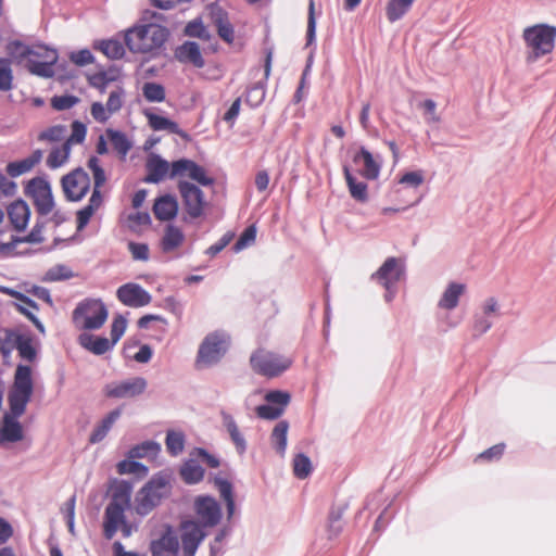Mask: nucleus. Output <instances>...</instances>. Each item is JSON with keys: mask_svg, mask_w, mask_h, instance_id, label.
<instances>
[{"mask_svg": "<svg viewBox=\"0 0 556 556\" xmlns=\"http://www.w3.org/2000/svg\"><path fill=\"white\" fill-rule=\"evenodd\" d=\"M33 391L34 384L30 367L18 365L8 396L10 414H5L3 417L0 429V442L14 443L23 440L24 431L17 418L25 413Z\"/></svg>", "mask_w": 556, "mask_h": 556, "instance_id": "obj_1", "label": "nucleus"}, {"mask_svg": "<svg viewBox=\"0 0 556 556\" xmlns=\"http://www.w3.org/2000/svg\"><path fill=\"white\" fill-rule=\"evenodd\" d=\"M522 41L526 47V61L534 63L549 54L556 47V26L536 23L522 29Z\"/></svg>", "mask_w": 556, "mask_h": 556, "instance_id": "obj_2", "label": "nucleus"}, {"mask_svg": "<svg viewBox=\"0 0 556 556\" xmlns=\"http://www.w3.org/2000/svg\"><path fill=\"white\" fill-rule=\"evenodd\" d=\"M168 30L157 24H146L129 29L125 35L128 49L135 53H148L163 46Z\"/></svg>", "mask_w": 556, "mask_h": 556, "instance_id": "obj_3", "label": "nucleus"}, {"mask_svg": "<svg viewBox=\"0 0 556 556\" xmlns=\"http://www.w3.org/2000/svg\"><path fill=\"white\" fill-rule=\"evenodd\" d=\"M14 46L21 49L17 58L20 61L26 60L25 66L29 73L43 78H50L54 75L53 66L58 61L55 50L42 45L27 47L21 42H15Z\"/></svg>", "mask_w": 556, "mask_h": 556, "instance_id": "obj_4", "label": "nucleus"}, {"mask_svg": "<svg viewBox=\"0 0 556 556\" xmlns=\"http://www.w3.org/2000/svg\"><path fill=\"white\" fill-rule=\"evenodd\" d=\"M169 491L170 475L164 471L154 475L136 495V513L141 516L150 514L161 503V500L168 495Z\"/></svg>", "mask_w": 556, "mask_h": 556, "instance_id": "obj_5", "label": "nucleus"}, {"mask_svg": "<svg viewBox=\"0 0 556 556\" xmlns=\"http://www.w3.org/2000/svg\"><path fill=\"white\" fill-rule=\"evenodd\" d=\"M230 344V337L220 330L207 333L197 353L194 367L198 370L211 367L217 364L226 354Z\"/></svg>", "mask_w": 556, "mask_h": 556, "instance_id": "obj_6", "label": "nucleus"}, {"mask_svg": "<svg viewBox=\"0 0 556 556\" xmlns=\"http://www.w3.org/2000/svg\"><path fill=\"white\" fill-rule=\"evenodd\" d=\"M88 167L93 175V189L88 204L76 213L77 230H83L103 204L101 188L106 181L105 173L100 165V161L96 156L88 160Z\"/></svg>", "mask_w": 556, "mask_h": 556, "instance_id": "obj_7", "label": "nucleus"}, {"mask_svg": "<svg viewBox=\"0 0 556 556\" xmlns=\"http://www.w3.org/2000/svg\"><path fill=\"white\" fill-rule=\"evenodd\" d=\"M131 488L128 483H122L113 494L112 502L106 506L103 522V533L111 540L119 526L125 521V508L129 505Z\"/></svg>", "mask_w": 556, "mask_h": 556, "instance_id": "obj_8", "label": "nucleus"}, {"mask_svg": "<svg viewBox=\"0 0 556 556\" xmlns=\"http://www.w3.org/2000/svg\"><path fill=\"white\" fill-rule=\"evenodd\" d=\"M292 363L291 357L264 348L255 350L250 356V365L253 371L267 378L280 376L291 367Z\"/></svg>", "mask_w": 556, "mask_h": 556, "instance_id": "obj_9", "label": "nucleus"}, {"mask_svg": "<svg viewBox=\"0 0 556 556\" xmlns=\"http://www.w3.org/2000/svg\"><path fill=\"white\" fill-rule=\"evenodd\" d=\"M108 318V309L101 300L86 299L73 312V321L80 329H99Z\"/></svg>", "mask_w": 556, "mask_h": 556, "instance_id": "obj_10", "label": "nucleus"}, {"mask_svg": "<svg viewBox=\"0 0 556 556\" xmlns=\"http://www.w3.org/2000/svg\"><path fill=\"white\" fill-rule=\"evenodd\" d=\"M26 193L33 200L40 215H48L53 210V197L50 184L42 177H35L28 181Z\"/></svg>", "mask_w": 556, "mask_h": 556, "instance_id": "obj_11", "label": "nucleus"}, {"mask_svg": "<svg viewBox=\"0 0 556 556\" xmlns=\"http://www.w3.org/2000/svg\"><path fill=\"white\" fill-rule=\"evenodd\" d=\"M61 186L68 201H80L90 189V177L83 168H76L62 177Z\"/></svg>", "mask_w": 556, "mask_h": 556, "instance_id": "obj_12", "label": "nucleus"}, {"mask_svg": "<svg viewBox=\"0 0 556 556\" xmlns=\"http://www.w3.org/2000/svg\"><path fill=\"white\" fill-rule=\"evenodd\" d=\"M184 207L191 218L202 216L206 201L203 191L195 185L180 179L177 184Z\"/></svg>", "mask_w": 556, "mask_h": 556, "instance_id": "obj_13", "label": "nucleus"}, {"mask_svg": "<svg viewBox=\"0 0 556 556\" xmlns=\"http://www.w3.org/2000/svg\"><path fill=\"white\" fill-rule=\"evenodd\" d=\"M176 177H187L204 187L213 186L215 182L202 166L188 159H180L172 163L170 178Z\"/></svg>", "mask_w": 556, "mask_h": 556, "instance_id": "obj_14", "label": "nucleus"}, {"mask_svg": "<svg viewBox=\"0 0 556 556\" xmlns=\"http://www.w3.org/2000/svg\"><path fill=\"white\" fill-rule=\"evenodd\" d=\"M405 274L404 264L397 257H388L380 268L372 274L371 278L377 280L388 291L397 283Z\"/></svg>", "mask_w": 556, "mask_h": 556, "instance_id": "obj_15", "label": "nucleus"}, {"mask_svg": "<svg viewBox=\"0 0 556 556\" xmlns=\"http://www.w3.org/2000/svg\"><path fill=\"white\" fill-rule=\"evenodd\" d=\"M180 531L182 556H194L199 545L205 539L206 533L203 531L201 525L193 520L181 522Z\"/></svg>", "mask_w": 556, "mask_h": 556, "instance_id": "obj_16", "label": "nucleus"}, {"mask_svg": "<svg viewBox=\"0 0 556 556\" xmlns=\"http://www.w3.org/2000/svg\"><path fill=\"white\" fill-rule=\"evenodd\" d=\"M194 510L201 522V527H215L222 518L220 506L211 496H200L194 502Z\"/></svg>", "mask_w": 556, "mask_h": 556, "instance_id": "obj_17", "label": "nucleus"}, {"mask_svg": "<svg viewBox=\"0 0 556 556\" xmlns=\"http://www.w3.org/2000/svg\"><path fill=\"white\" fill-rule=\"evenodd\" d=\"M116 296L124 305L129 307H142L150 304L152 296L141 286L128 282L121 286Z\"/></svg>", "mask_w": 556, "mask_h": 556, "instance_id": "obj_18", "label": "nucleus"}, {"mask_svg": "<svg viewBox=\"0 0 556 556\" xmlns=\"http://www.w3.org/2000/svg\"><path fill=\"white\" fill-rule=\"evenodd\" d=\"M147 387V381L141 377L131 378L116 383H110L104 392L108 397L124 399L141 394Z\"/></svg>", "mask_w": 556, "mask_h": 556, "instance_id": "obj_19", "label": "nucleus"}, {"mask_svg": "<svg viewBox=\"0 0 556 556\" xmlns=\"http://www.w3.org/2000/svg\"><path fill=\"white\" fill-rule=\"evenodd\" d=\"M152 556H178L179 541L170 528L157 540L151 542Z\"/></svg>", "mask_w": 556, "mask_h": 556, "instance_id": "obj_20", "label": "nucleus"}, {"mask_svg": "<svg viewBox=\"0 0 556 556\" xmlns=\"http://www.w3.org/2000/svg\"><path fill=\"white\" fill-rule=\"evenodd\" d=\"M148 175L144 179L147 182L157 184L167 176L170 178L172 164L163 160L160 155L152 154L147 160Z\"/></svg>", "mask_w": 556, "mask_h": 556, "instance_id": "obj_21", "label": "nucleus"}, {"mask_svg": "<svg viewBox=\"0 0 556 556\" xmlns=\"http://www.w3.org/2000/svg\"><path fill=\"white\" fill-rule=\"evenodd\" d=\"M30 210L26 202L16 200L8 206V217L12 227L22 231L27 227Z\"/></svg>", "mask_w": 556, "mask_h": 556, "instance_id": "obj_22", "label": "nucleus"}, {"mask_svg": "<svg viewBox=\"0 0 556 556\" xmlns=\"http://www.w3.org/2000/svg\"><path fill=\"white\" fill-rule=\"evenodd\" d=\"M178 212V202L175 197L166 194L155 200L153 213L159 220H172Z\"/></svg>", "mask_w": 556, "mask_h": 556, "instance_id": "obj_23", "label": "nucleus"}, {"mask_svg": "<svg viewBox=\"0 0 556 556\" xmlns=\"http://www.w3.org/2000/svg\"><path fill=\"white\" fill-rule=\"evenodd\" d=\"M79 344L96 355H102L111 350L113 343L104 337H96L90 333H81L78 337Z\"/></svg>", "mask_w": 556, "mask_h": 556, "instance_id": "obj_24", "label": "nucleus"}, {"mask_svg": "<svg viewBox=\"0 0 556 556\" xmlns=\"http://www.w3.org/2000/svg\"><path fill=\"white\" fill-rule=\"evenodd\" d=\"M121 414V408H116L110 412L92 430L89 437V443L96 444L101 442L108 435L109 431L119 418Z\"/></svg>", "mask_w": 556, "mask_h": 556, "instance_id": "obj_25", "label": "nucleus"}, {"mask_svg": "<svg viewBox=\"0 0 556 556\" xmlns=\"http://www.w3.org/2000/svg\"><path fill=\"white\" fill-rule=\"evenodd\" d=\"M466 286L463 283L451 282L443 292L439 306L443 309H454L458 305L460 295L465 292Z\"/></svg>", "mask_w": 556, "mask_h": 556, "instance_id": "obj_26", "label": "nucleus"}, {"mask_svg": "<svg viewBox=\"0 0 556 556\" xmlns=\"http://www.w3.org/2000/svg\"><path fill=\"white\" fill-rule=\"evenodd\" d=\"M177 58L182 62L193 64L195 67H203L204 60L202 58L200 47L198 43L192 41L185 42L177 50Z\"/></svg>", "mask_w": 556, "mask_h": 556, "instance_id": "obj_27", "label": "nucleus"}, {"mask_svg": "<svg viewBox=\"0 0 556 556\" xmlns=\"http://www.w3.org/2000/svg\"><path fill=\"white\" fill-rule=\"evenodd\" d=\"M185 241L182 230L175 225H167L161 241V247L164 252H170L179 248Z\"/></svg>", "mask_w": 556, "mask_h": 556, "instance_id": "obj_28", "label": "nucleus"}, {"mask_svg": "<svg viewBox=\"0 0 556 556\" xmlns=\"http://www.w3.org/2000/svg\"><path fill=\"white\" fill-rule=\"evenodd\" d=\"M105 137L110 141L113 150L124 160L131 149V142L128 140L127 136L119 130L108 128L105 130Z\"/></svg>", "mask_w": 556, "mask_h": 556, "instance_id": "obj_29", "label": "nucleus"}, {"mask_svg": "<svg viewBox=\"0 0 556 556\" xmlns=\"http://www.w3.org/2000/svg\"><path fill=\"white\" fill-rule=\"evenodd\" d=\"M354 162H363L364 169L362 175L367 179H376L380 172V165L375 161L372 154L365 148H361L359 152L354 156Z\"/></svg>", "mask_w": 556, "mask_h": 556, "instance_id": "obj_30", "label": "nucleus"}, {"mask_svg": "<svg viewBox=\"0 0 556 556\" xmlns=\"http://www.w3.org/2000/svg\"><path fill=\"white\" fill-rule=\"evenodd\" d=\"M222 416L224 426L226 427L230 435V439L236 446V450L238 451V453L243 454L247 448V442L244 440V437L240 432L235 419L232 418L231 415L226 413H223Z\"/></svg>", "mask_w": 556, "mask_h": 556, "instance_id": "obj_31", "label": "nucleus"}, {"mask_svg": "<svg viewBox=\"0 0 556 556\" xmlns=\"http://www.w3.org/2000/svg\"><path fill=\"white\" fill-rule=\"evenodd\" d=\"M415 0H389L386 15L390 23L401 20L410 9Z\"/></svg>", "mask_w": 556, "mask_h": 556, "instance_id": "obj_32", "label": "nucleus"}, {"mask_svg": "<svg viewBox=\"0 0 556 556\" xmlns=\"http://www.w3.org/2000/svg\"><path fill=\"white\" fill-rule=\"evenodd\" d=\"M146 117L148 118L149 126L156 131L167 130L170 134H180V128L177 123L157 115L155 113L146 112Z\"/></svg>", "mask_w": 556, "mask_h": 556, "instance_id": "obj_33", "label": "nucleus"}, {"mask_svg": "<svg viewBox=\"0 0 556 556\" xmlns=\"http://www.w3.org/2000/svg\"><path fill=\"white\" fill-rule=\"evenodd\" d=\"M289 425L286 420L279 421L273 429L270 441L274 448L281 456L285 455L287 448V433H288Z\"/></svg>", "mask_w": 556, "mask_h": 556, "instance_id": "obj_34", "label": "nucleus"}, {"mask_svg": "<svg viewBox=\"0 0 556 556\" xmlns=\"http://www.w3.org/2000/svg\"><path fill=\"white\" fill-rule=\"evenodd\" d=\"M71 150L72 148L66 142L61 147L53 148L47 157V166L52 169L63 166L68 161Z\"/></svg>", "mask_w": 556, "mask_h": 556, "instance_id": "obj_35", "label": "nucleus"}, {"mask_svg": "<svg viewBox=\"0 0 556 556\" xmlns=\"http://www.w3.org/2000/svg\"><path fill=\"white\" fill-rule=\"evenodd\" d=\"M161 446L159 443L153 441H146L141 444L132 446L128 452V457L131 459L143 458V457H156Z\"/></svg>", "mask_w": 556, "mask_h": 556, "instance_id": "obj_36", "label": "nucleus"}, {"mask_svg": "<svg viewBox=\"0 0 556 556\" xmlns=\"http://www.w3.org/2000/svg\"><path fill=\"white\" fill-rule=\"evenodd\" d=\"M344 177L351 195L359 202H365L368 199L367 185L363 181H356L348 167H344Z\"/></svg>", "mask_w": 556, "mask_h": 556, "instance_id": "obj_37", "label": "nucleus"}, {"mask_svg": "<svg viewBox=\"0 0 556 556\" xmlns=\"http://www.w3.org/2000/svg\"><path fill=\"white\" fill-rule=\"evenodd\" d=\"M180 476L187 483H197L204 477V469L195 462L188 460L180 469Z\"/></svg>", "mask_w": 556, "mask_h": 556, "instance_id": "obj_38", "label": "nucleus"}, {"mask_svg": "<svg viewBox=\"0 0 556 556\" xmlns=\"http://www.w3.org/2000/svg\"><path fill=\"white\" fill-rule=\"evenodd\" d=\"M13 80L12 61L8 58H0V91L12 90Z\"/></svg>", "mask_w": 556, "mask_h": 556, "instance_id": "obj_39", "label": "nucleus"}, {"mask_svg": "<svg viewBox=\"0 0 556 556\" xmlns=\"http://www.w3.org/2000/svg\"><path fill=\"white\" fill-rule=\"evenodd\" d=\"M214 23L217 28L218 36L226 42L231 43L235 39V31L227 16L220 12L215 16Z\"/></svg>", "mask_w": 556, "mask_h": 556, "instance_id": "obj_40", "label": "nucleus"}, {"mask_svg": "<svg viewBox=\"0 0 556 556\" xmlns=\"http://www.w3.org/2000/svg\"><path fill=\"white\" fill-rule=\"evenodd\" d=\"M167 452L172 456H177L182 453L185 447V435L182 432L168 431L165 440Z\"/></svg>", "mask_w": 556, "mask_h": 556, "instance_id": "obj_41", "label": "nucleus"}, {"mask_svg": "<svg viewBox=\"0 0 556 556\" xmlns=\"http://www.w3.org/2000/svg\"><path fill=\"white\" fill-rule=\"evenodd\" d=\"M215 484L218 488L220 496L226 502L227 511L229 517L233 514L235 510V501L232 496V485L229 481L217 478L215 479Z\"/></svg>", "mask_w": 556, "mask_h": 556, "instance_id": "obj_42", "label": "nucleus"}, {"mask_svg": "<svg viewBox=\"0 0 556 556\" xmlns=\"http://www.w3.org/2000/svg\"><path fill=\"white\" fill-rule=\"evenodd\" d=\"M312 472L311 459L304 454H296L293 458V473L298 479H305Z\"/></svg>", "mask_w": 556, "mask_h": 556, "instance_id": "obj_43", "label": "nucleus"}, {"mask_svg": "<svg viewBox=\"0 0 556 556\" xmlns=\"http://www.w3.org/2000/svg\"><path fill=\"white\" fill-rule=\"evenodd\" d=\"M116 468L119 475L134 473L140 478L148 475V468L143 464L134 460H122L117 464Z\"/></svg>", "mask_w": 556, "mask_h": 556, "instance_id": "obj_44", "label": "nucleus"}, {"mask_svg": "<svg viewBox=\"0 0 556 556\" xmlns=\"http://www.w3.org/2000/svg\"><path fill=\"white\" fill-rule=\"evenodd\" d=\"M142 94L149 102H162L165 100V89L156 83H146L142 87Z\"/></svg>", "mask_w": 556, "mask_h": 556, "instance_id": "obj_45", "label": "nucleus"}, {"mask_svg": "<svg viewBox=\"0 0 556 556\" xmlns=\"http://www.w3.org/2000/svg\"><path fill=\"white\" fill-rule=\"evenodd\" d=\"M100 50L110 59L117 60L121 59L125 49L121 41L115 39L104 40L100 45Z\"/></svg>", "mask_w": 556, "mask_h": 556, "instance_id": "obj_46", "label": "nucleus"}, {"mask_svg": "<svg viewBox=\"0 0 556 556\" xmlns=\"http://www.w3.org/2000/svg\"><path fill=\"white\" fill-rule=\"evenodd\" d=\"M185 33L189 37H195L202 40H210L211 38L208 29L204 26L201 20H193L189 22L186 26Z\"/></svg>", "mask_w": 556, "mask_h": 556, "instance_id": "obj_47", "label": "nucleus"}, {"mask_svg": "<svg viewBox=\"0 0 556 556\" xmlns=\"http://www.w3.org/2000/svg\"><path fill=\"white\" fill-rule=\"evenodd\" d=\"M256 227L255 225H250L244 229V231L240 235L239 239L233 245V251L239 252L255 242L256 239Z\"/></svg>", "mask_w": 556, "mask_h": 556, "instance_id": "obj_48", "label": "nucleus"}, {"mask_svg": "<svg viewBox=\"0 0 556 556\" xmlns=\"http://www.w3.org/2000/svg\"><path fill=\"white\" fill-rule=\"evenodd\" d=\"M16 349L21 357L31 362L36 357V350L33 346V342L30 338H24L22 336H17L16 339Z\"/></svg>", "mask_w": 556, "mask_h": 556, "instance_id": "obj_49", "label": "nucleus"}, {"mask_svg": "<svg viewBox=\"0 0 556 556\" xmlns=\"http://www.w3.org/2000/svg\"><path fill=\"white\" fill-rule=\"evenodd\" d=\"M67 129L63 125H54L48 129L41 131L38 136L39 140H46L50 142L61 141L65 138Z\"/></svg>", "mask_w": 556, "mask_h": 556, "instance_id": "obj_50", "label": "nucleus"}, {"mask_svg": "<svg viewBox=\"0 0 556 556\" xmlns=\"http://www.w3.org/2000/svg\"><path fill=\"white\" fill-rule=\"evenodd\" d=\"M505 451V444L498 443L490 448L483 451L482 453L478 454L475 458V463L479 462H493L500 459Z\"/></svg>", "mask_w": 556, "mask_h": 556, "instance_id": "obj_51", "label": "nucleus"}, {"mask_svg": "<svg viewBox=\"0 0 556 556\" xmlns=\"http://www.w3.org/2000/svg\"><path fill=\"white\" fill-rule=\"evenodd\" d=\"M87 135V128L85 124L79 121H74L72 123V134L65 140L66 143L72 148L73 144H80L85 141Z\"/></svg>", "mask_w": 556, "mask_h": 556, "instance_id": "obj_52", "label": "nucleus"}, {"mask_svg": "<svg viewBox=\"0 0 556 556\" xmlns=\"http://www.w3.org/2000/svg\"><path fill=\"white\" fill-rule=\"evenodd\" d=\"M73 276L72 270L65 265H56L50 268L46 274L47 279L50 281L66 280Z\"/></svg>", "mask_w": 556, "mask_h": 556, "instance_id": "obj_53", "label": "nucleus"}, {"mask_svg": "<svg viewBox=\"0 0 556 556\" xmlns=\"http://www.w3.org/2000/svg\"><path fill=\"white\" fill-rule=\"evenodd\" d=\"M255 412L260 418L268 420L277 419L283 413L282 407H277L271 404L260 405L256 407Z\"/></svg>", "mask_w": 556, "mask_h": 556, "instance_id": "obj_54", "label": "nucleus"}, {"mask_svg": "<svg viewBox=\"0 0 556 556\" xmlns=\"http://www.w3.org/2000/svg\"><path fill=\"white\" fill-rule=\"evenodd\" d=\"M127 321L126 319L118 315L113 319L112 326H111V342L113 345L117 343V341L122 338L126 330Z\"/></svg>", "mask_w": 556, "mask_h": 556, "instance_id": "obj_55", "label": "nucleus"}, {"mask_svg": "<svg viewBox=\"0 0 556 556\" xmlns=\"http://www.w3.org/2000/svg\"><path fill=\"white\" fill-rule=\"evenodd\" d=\"M33 167L30 166V163L26 159L11 162L7 165V174L11 177H18L27 172H29Z\"/></svg>", "mask_w": 556, "mask_h": 556, "instance_id": "obj_56", "label": "nucleus"}, {"mask_svg": "<svg viewBox=\"0 0 556 556\" xmlns=\"http://www.w3.org/2000/svg\"><path fill=\"white\" fill-rule=\"evenodd\" d=\"M265 400L271 405L282 407V410H285L290 401V395L282 391H270L265 395Z\"/></svg>", "mask_w": 556, "mask_h": 556, "instance_id": "obj_57", "label": "nucleus"}, {"mask_svg": "<svg viewBox=\"0 0 556 556\" xmlns=\"http://www.w3.org/2000/svg\"><path fill=\"white\" fill-rule=\"evenodd\" d=\"M128 250L131 253L132 258L136 261L149 260L150 251L146 243L129 242Z\"/></svg>", "mask_w": 556, "mask_h": 556, "instance_id": "obj_58", "label": "nucleus"}, {"mask_svg": "<svg viewBox=\"0 0 556 556\" xmlns=\"http://www.w3.org/2000/svg\"><path fill=\"white\" fill-rule=\"evenodd\" d=\"M90 114L96 122L101 124L106 123L112 115L101 102H93L91 104Z\"/></svg>", "mask_w": 556, "mask_h": 556, "instance_id": "obj_59", "label": "nucleus"}, {"mask_svg": "<svg viewBox=\"0 0 556 556\" xmlns=\"http://www.w3.org/2000/svg\"><path fill=\"white\" fill-rule=\"evenodd\" d=\"M123 96L124 92L122 89L114 90L110 93L109 99L106 101V108L111 114H114L122 109Z\"/></svg>", "mask_w": 556, "mask_h": 556, "instance_id": "obj_60", "label": "nucleus"}, {"mask_svg": "<svg viewBox=\"0 0 556 556\" xmlns=\"http://www.w3.org/2000/svg\"><path fill=\"white\" fill-rule=\"evenodd\" d=\"M14 306L16 307V309L23 314L24 316H26L34 325L35 327L40 331V332H45V327L42 325V323L36 317V315L34 314V311L30 306H27L23 303H14Z\"/></svg>", "mask_w": 556, "mask_h": 556, "instance_id": "obj_61", "label": "nucleus"}, {"mask_svg": "<svg viewBox=\"0 0 556 556\" xmlns=\"http://www.w3.org/2000/svg\"><path fill=\"white\" fill-rule=\"evenodd\" d=\"M0 292L16 299L18 303L21 302L27 306H30L33 309H38V305L31 299H29L20 291H16L9 287H0Z\"/></svg>", "mask_w": 556, "mask_h": 556, "instance_id": "obj_62", "label": "nucleus"}, {"mask_svg": "<svg viewBox=\"0 0 556 556\" xmlns=\"http://www.w3.org/2000/svg\"><path fill=\"white\" fill-rule=\"evenodd\" d=\"M77 102H78V98H76L74 96L54 97L51 101L52 106L59 111L68 110L71 108H73Z\"/></svg>", "mask_w": 556, "mask_h": 556, "instance_id": "obj_63", "label": "nucleus"}, {"mask_svg": "<svg viewBox=\"0 0 556 556\" xmlns=\"http://www.w3.org/2000/svg\"><path fill=\"white\" fill-rule=\"evenodd\" d=\"M233 233L227 232L225 233L216 243L212 244L207 250L206 253L211 256H215L219 252H222L232 240Z\"/></svg>", "mask_w": 556, "mask_h": 556, "instance_id": "obj_64", "label": "nucleus"}]
</instances>
